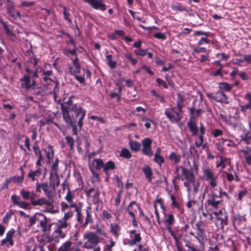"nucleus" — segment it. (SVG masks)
I'll list each match as a JSON object with an SVG mask.
<instances>
[{
  "mask_svg": "<svg viewBox=\"0 0 251 251\" xmlns=\"http://www.w3.org/2000/svg\"><path fill=\"white\" fill-rule=\"evenodd\" d=\"M55 228L52 233V241L58 242L59 239L64 238L70 227V224L65 221H59L55 223Z\"/></svg>",
  "mask_w": 251,
  "mask_h": 251,
  "instance_id": "1",
  "label": "nucleus"
},
{
  "mask_svg": "<svg viewBox=\"0 0 251 251\" xmlns=\"http://www.w3.org/2000/svg\"><path fill=\"white\" fill-rule=\"evenodd\" d=\"M165 115L171 123H177L180 121L183 117L182 108L177 106L168 108L165 111Z\"/></svg>",
  "mask_w": 251,
  "mask_h": 251,
  "instance_id": "2",
  "label": "nucleus"
},
{
  "mask_svg": "<svg viewBox=\"0 0 251 251\" xmlns=\"http://www.w3.org/2000/svg\"><path fill=\"white\" fill-rule=\"evenodd\" d=\"M83 239L87 240L83 248L91 249L95 247L99 242V238L97 234L93 232H87L83 234Z\"/></svg>",
  "mask_w": 251,
  "mask_h": 251,
  "instance_id": "3",
  "label": "nucleus"
},
{
  "mask_svg": "<svg viewBox=\"0 0 251 251\" xmlns=\"http://www.w3.org/2000/svg\"><path fill=\"white\" fill-rule=\"evenodd\" d=\"M41 189L43 190L45 195L49 199H51L53 197L55 192L54 188H52L47 182L39 183V181L37 180V182L36 183V192L40 193Z\"/></svg>",
  "mask_w": 251,
  "mask_h": 251,
  "instance_id": "4",
  "label": "nucleus"
},
{
  "mask_svg": "<svg viewBox=\"0 0 251 251\" xmlns=\"http://www.w3.org/2000/svg\"><path fill=\"white\" fill-rule=\"evenodd\" d=\"M21 87L25 91L34 90L36 87V82L28 75H25L20 79Z\"/></svg>",
  "mask_w": 251,
  "mask_h": 251,
  "instance_id": "5",
  "label": "nucleus"
},
{
  "mask_svg": "<svg viewBox=\"0 0 251 251\" xmlns=\"http://www.w3.org/2000/svg\"><path fill=\"white\" fill-rule=\"evenodd\" d=\"M71 110L76 113V118L79 117L78 125L79 130H81L83 125V121L85 116L86 111L82 107L78 106L76 104L72 105Z\"/></svg>",
  "mask_w": 251,
  "mask_h": 251,
  "instance_id": "6",
  "label": "nucleus"
},
{
  "mask_svg": "<svg viewBox=\"0 0 251 251\" xmlns=\"http://www.w3.org/2000/svg\"><path fill=\"white\" fill-rule=\"evenodd\" d=\"M207 97L217 102L228 103V98L226 95L222 90H218L215 93H208L206 94Z\"/></svg>",
  "mask_w": 251,
  "mask_h": 251,
  "instance_id": "7",
  "label": "nucleus"
},
{
  "mask_svg": "<svg viewBox=\"0 0 251 251\" xmlns=\"http://www.w3.org/2000/svg\"><path fill=\"white\" fill-rule=\"evenodd\" d=\"M163 221L166 229L171 235H174L175 238H176L175 236L174 235L173 232L172 231V226L175 222V219L174 215L172 214L164 213Z\"/></svg>",
  "mask_w": 251,
  "mask_h": 251,
  "instance_id": "8",
  "label": "nucleus"
},
{
  "mask_svg": "<svg viewBox=\"0 0 251 251\" xmlns=\"http://www.w3.org/2000/svg\"><path fill=\"white\" fill-rule=\"evenodd\" d=\"M179 169L181 170V174H178L175 177V179H178L183 180L185 179H187V181L192 180V179L194 176L192 174L190 173L187 169L182 166L177 167L176 168V171H177Z\"/></svg>",
  "mask_w": 251,
  "mask_h": 251,
  "instance_id": "9",
  "label": "nucleus"
},
{
  "mask_svg": "<svg viewBox=\"0 0 251 251\" xmlns=\"http://www.w3.org/2000/svg\"><path fill=\"white\" fill-rule=\"evenodd\" d=\"M11 200L14 205L21 208L27 209L30 206L29 203L21 200V197L16 194H13L11 196Z\"/></svg>",
  "mask_w": 251,
  "mask_h": 251,
  "instance_id": "10",
  "label": "nucleus"
},
{
  "mask_svg": "<svg viewBox=\"0 0 251 251\" xmlns=\"http://www.w3.org/2000/svg\"><path fill=\"white\" fill-rule=\"evenodd\" d=\"M152 143V140L150 138H146L143 140L142 145L143 153L148 156H151L153 155V152L151 151V145Z\"/></svg>",
  "mask_w": 251,
  "mask_h": 251,
  "instance_id": "11",
  "label": "nucleus"
},
{
  "mask_svg": "<svg viewBox=\"0 0 251 251\" xmlns=\"http://www.w3.org/2000/svg\"><path fill=\"white\" fill-rule=\"evenodd\" d=\"M129 234L130 239L128 240V243L130 246H133L141 241L142 238L139 231L132 230L129 231Z\"/></svg>",
  "mask_w": 251,
  "mask_h": 251,
  "instance_id": "12",
  "label": "nucleus"
},
{
  "mask_svg": "<svg viewBox=\"0 0 251 251\" xmlns=\"http://www.w3.org/2000/svg\"><path fill=\"white\" fill-rule=\"evenodd\" d=\"M85 2L88 3L93 8L97 10H100L104 11L106 10L105 4L101 0H83Z\"/></svg>",
  "mask_w": 251,
  "mask_h": 251,
  "instance_id": "13",
  "label": "nucleus"
},
{
  "mask_svg": "<svg viewBox=\"0 0 251 251\" xmlns=\"http://www.w3.org/2000/svg\"><path fill=\"white\" fill-rule=\"evenodd\" d=\"M74 194L70 189H69L65 197V200L67 201L66 203H68V205H69L70 208H75V209L76 207H78L82 204L80 202L76 203V202H74Z\"/></svg>",
  "mask_w": 251,
  "mask_h": 251,
  "instance_id": "14",
  "label": "nucleus"
},
{
  "mask_svg": "<svg viewBox=\"0 0 251 251\" xmlns=\"http://www.w3.org/2000/svg\"><path fill=\"white\" fill-rule=\"evenodd\" d=\"M184 185L187 187L188 192H190L191 190V185L192 186L195 193H198L200 190V183L198 180L195 179L194 177L192 179V180L185 182Z\"/></svg>",
  "mask_w": 251,
  "mask_h": 251,
  "instance_id": "15",
  "label": "nucleus"
},
{
  "mask_svg": "<svg viewBox=\"0 0 251 251\" xmlns=\"http://www.w3.org/2000/svg\"><path fill=\"white\" fill-rule=\"evenodd\" d=\"M203 174L205 177V180L208 182V183L213 182H217L218 175L214 174L210 169H204L203 170Z\"/></svg>",
  "mask_w": 251,
  "mask_h": 251,
  "instance_id": "16",
  "label": "nucleus"
},
{
  "mask_svg": "<svg viewBox=\"0 0 251 251\" xmlns=\"http://www.w3.org/2000/svg\"><path fill=\"white\" fill-rule=\"evenodd\" d=\"M42 150L44 151L46 155V161L48 164L50 163L54 156V151L53 147L50 145L48 144L46 148H43Z\"/></svg>",
  "mask_w": 251,
  "mask_h": 251,
  "instance_id": "17",
  "label": "nucleus"
},
{
  "mask_svg": "<svg viewBox=\"0 0 251 251\" xmlns=\"http://www.w3.org/2000/svg\"><path fill=\"white\" fill-rule=\"evenodd\" d=\"M15 234V230L13 228L10 229L6 233V237L5 239H2L1 241L0 245L4 246L7 243H8L10 246H14V241L13 240V237Z\"/></svg>",
  "mask_w": 251,
  "mask_h": 251,
  "instance_id": "18",
  "label": "nucleus"
},
{
  "mask_svg": "<svg viewBox=\"0 0 251 251\" xmlns=\"http://www.w3.org/2000/svg\"><path fill=\"white\" fill-rule=\"evenodd\" d=\"M63 120L68 124H72V121L69 114V107L65 103L61 105Z\"/></svg>",
  "mask_w": 251,
  "mask_h": 251,
  "instance_id": "19",
  "label": "nucleus"
},
{
  "mask_svg": "<svg viewBox=\"0 0 251 251\" xmlns=\"http://www.w3.org/2000/svg\"><path fill=\"white\" fill-rule=\"evenodd\" d=\"M33 206H40L46 205L50 206L52 205V202L48 200L45 198H40L37 200H35L34 198L31 199V203Z\"/></svg>",
  "mask_w": 251,
  "mask_h": 251,
  "instance_id": "20",
  "label": "nucleus"
},
{
  "mask_svg": "<svg viewBox=\"0 0 251 251\" xmlns=\"http://www.w3.org/2000/svg\"><path fill=\"white\" fill-rule=\"evenodd\" d=\"M25 71L29 74L31 75L32 74L33 76L34 77H38V73H41V75H44L47 76H50L52 72L51 71H46L42 72V69L41 68H37L35 71H34L33 73L32 72V71L29 68L26 67L25 69Z\"/></svg>",
  "mask_w": 251,
  "mask_h": 251,
  "instance_id": "21",
  "label": "nucleus"
},
{
  "mask_svg": "<svg viewBox=\"0 0 251 251\" xmlns=\"http://www.w3.org/2000/svg\"><path fill=\"white\" fill-rule=\"evenodd\" d=\"M52 188H54L55 191V188L60 184V179L58 175L50 174L49 176V184Z\"/></svg>",
  "mask_w": 251,
  "mask_h": 251,
  "instance_id": "22",
  "label": "nucleus"
},
{
  "mask_svg": "<svg viewBox=\"0 0 251 251\" xmlns=\"http://www.w3.org/2000/svg\"><path fill=\"white\" fill-rule=\"evenodd\" d=\"M20 194L23 199L26 201L30 200L31 202V199H34L35 193L34 191L30 192L25 189H22L20 192Z\"/></svg>",
  "mask_w": 251,
  "mask_h": 251,
  "instance_id": "23",
  "label": "nucleus"
},
{
  "mask_svg": "<svg viewBox=\"0 0 251 251\" xmlns=\"http://www.w3.org/2000/svg\"><path fill=\"white\" fill-rule=\"evenodd\" d=\"M103 166V162L101 159H94L92 161L91 163L89 165L90 169L100 170Z\"/></svg>",
  "mask_w": 251,
  "mask_h": 251,
  "instance_id": "24",
  "label": "nucleus"
},
{
  "mask_svg": "<svg viewBox=\"0 0 251 251\" xmlns=\"http://www.w3.org/2000/svg\"><path fill=\"white\" fill-rule=\"evenodd\" d=\"M42 174V170L40 167H38L36 170H30L28 173L27 176L32 181L36 180L37 181V179L36 178V177H39Z\"/></svg>",
  "mask_w": 251,
  "mask_h": 251,
  "instance_id": "25",
  "label": "nucleus"
},
{
  "mask_svg": "<svg viewBox=\"0 0 251 251\" xmlns=\"http://www.w3.org/2000/svg\"><path fill=\"white\" fill-rule=\"evenodd\" d=\"M138 208H139L138 204L135 201H132L130 202L127 207V210L130 216H135V213L137 212Z\"/></svg>",
  "mask_w": 251,
  "mask_h": 251,
  "instance_id": "26",
  "label": "nucleus"
},
{
  "mask_svg": "<svg viewBox=\"0 0 251 251\" xmlns=\"http://www.w3.org/2000/svg\"><path fill=\"white\" fill-rule=\"evenodd\" d=\"M103 171L108 175L109 171L113 170L115 169V164L114 162L109 161L106 163H103V166L102 167Z\"/></svg>",
  "mask_w": 251,
  "mask_h": 251,
  "instance_id": "27",
  "label": "nucleus"
},
{
  "mask_svg": "<svg viewBox=\"0 0 251 251\" xmlns=\"http://www.w3.org/2000/svg\"><path fill=\"white\" fill-rule=\"evenodd\" d=\"M92 208L91 206L87 207L86 209V217L83 226H85L88 224H91L93 222V220L91 215Z\"/></svg>",
  "mask_w": 251,
  "mask_h": 251,
  "instance_id": "28",
  "label": "nucleus"
},
{
  "mask_svg": "<svg viewBox=\"0 0 251 251\" xmlns=\"http://www.w3.org/2000/svg\"><path fill=\"white\" fill-rule=\"evenodd\" d=\"M39 222L41 230L43 232L47 231V218L44 214H42V216L40 217Z\"/></svg>",
  "mask_w": 251,
  "mask_h": 251,
  "instance_id": "29",
  "label": "nucleus"
},
{
  "mask_svg": "<svg viewBox=\"0 0 251 251\" xmlns=\"http://www.w3.org/2000/svg\"><path fill=\"white\" fill-rule=\"evenodd\" d=\"M112 55L111 54H109L107 53L105 55L106 61L107 62V64L109 67V68L111 69H113L116 68L117 67V62L116 61L113 60L112 59Z\"/></svg>",
  "mask_w": 251,
  "mask_h": 251,
  "instance_id": "30",
  "label": "nucleus"
},
{
  "mask_svg": "<svg viewBox=\"0 0 251 251\" xmlns=\"http://www.w3.org/2000/svg\"><path fill=\"white\" fill-rule=\"evenodd\" d=\"M177 98L176 100L177 106L182 108L183 107V101L185 100L184 93L182 92H179L177 94Z\"/></svg>",
  "mask_w": 251,
  "mask_h": 251,
  "instance_id": "31",
  "label": "nucleus"
},
{
  "mask_svg": "<svg viewBox=\"0 0 251 251\" xmlns=\"http://www.w3.org/2000/svg\"><path fill=\"white\" fill-rule=\"evenodd\" d=\"M73 65L75 69L73 71L72 69H71L70 71L71 73L73 75L79 74L80 73V65L79 64L78 62V59L77 57H75L73 60Z\"/></svg>",
  "mask_w": 251,
  "mask_h": 251,
  "instance_id": "32",
  "label": "nucleus"
},
{
  "mask_svg": "<svg viewBox=\"0 0 251 251\" xmlns=\"http://www.w3.org/2000/svg\"><path fill=\"white\" fill-rule=\"evenodd\" d=\"M58 164L59 159L58 158H56L55 161L52 163L51 165L50 174L58 175V172L59 170Z\"/></svg>",
  "mask_w": 251,
  "mask_h": 251,
  "instance_id": "33",
  "label": "nucleus"
},
{
  "mask_svg": "<svg viewBox=\"0 0 251 251\" xmlns=\"http://www.w3.org/2000/svg\"><path fill=\"white\" fill-rule=\"evenodd\" d=\"M143 172L145 175L148 181L151 182L152 176V172L151 168L148 166H145L143 168Z\"/></svg>",
  "mask_w": 251,
  "mask_h": 251,
  "instance_id": "34",
  "label": "nucleus"
},
{
  "mask_svg": "<svg viewBox=\"0 0 251 251\" xmlns=\"http://www.w3.org/2000/svg\"><path fill=\"white\" fill-rule=\"evenodd\" d=\"M156 203H158L160 204L161 208H162L163 210H165V207H164V206L163 205V203L162 202V200L161 199L157 200L154 203V208H155V217H156V220H157L158 224H160L159 214V213H158V212L157 211V210L156 209V204H155Z\"/></svg>",
  "mask_w": 251,
  "mask_h": 251,
  "instance_id": "35",
  "label": "nucleus"
},
{
  "mask_svg": "<svg viewBox=\"0 0 251 251\" xmlns=\"http://www.w3.org/2000/svg\"><path fill=\"white\" fill-rule=\"evenodd\" d=\"M82 204L80 205L78 207H76V209H75V211L76 213V218L77 222L80 223L82 224L83 223V218H82Z\"/></svg>",
  "mask_w": 251,
  "mask_h": 251,
  "instance_id": "36",
  "label": "nucleus"
},
{
  "mask_svg": "<svg viewBox=\"0 0 251 251\" xmlns=\"http://www.w3.org/2000/svg\"><path fill=\"white\" fill-rule=\"evenodd\" d=\"M187 126L192 134L196 135L198 133V129L196 123L194 122L190 121L188 123Z\"/></svg>",
  "mask_w": 251,
  "mask_h": 251,
  "instance_id": "37",
  "label": "nucleus"
},
{
  "mask_svg": "<svg viewBox=\"0 0 251 251\" xmlns=\"http://www.w3.org/2000/svg\"><path fill=\"white\" fill-rule=\"evenodd\" d=\"M233 87V85L227 82H220L219 84L220 90H224L226 92L230 91Z\"/></svg>",
  "mask_w": 251,
  "mask_h": 251,
  "instance_id": "38",
  "label": "nucleus"
},
{
  "mask_svg": "<svg viewBox=\"0 0 251 251\" xmlns=\"http://www.w3.org/2000/svg\"><path fill=\"white\" fill-rule=\"evenodd\" d=\"M245 99L248 101V103L244 105L241 106L242 110H245L246 109H251V94L250 93H247L245 96Z\"/></svg>",
  "mask_w": 251,
  "mask_h": 251,
  "instance_id": "39",
  "label": "nucleus"
},
{
  "mask_svg": "<svg viewBox=\"0 0 251 251\" xmlns=\"http://www.w3.org/2000/svg\"><path fill=\"white\" fill-rule=\"evenodd\" d=\"M110 232L117 238L119 236L118 232L120 230V227L118 224H111Z\"/></svg>",
  "mask_w": 251,
  "mask_h": 251,
  "instance_id": "40",
  "label": "nucleus"
},
{
  "mask_svg": "<svg viewBox=\"0 0 251 251\" xmlns=\"http://www.w3.org/2000/svg\"><path fill=\"white\" fill-rule=\"evenodd\" d=\"M169 159L173 161L174 164L178 163L181 159V156L175 152H172L169 155Z\"/></svg>",
  "mask_w": 251,
  "mask_h": 251,
  "instance_id": "41",
  "label": "nucleus"
},
{
  "mask_svg": "<svg viewBox=\"0 0 251 251\" xmlns=\"http://www.w3.org/2000/svg\"><path fill=\"white\" fill-rule=\"evenodd\" d=\"M221 201L222 200H218L217 199L209 197L207 202L209 205H210L214 208H216L218 207Z\"/></svg>",
  "mask_w": 251,
  "mask_h": 251,
  "instance_id": "42",
  "label": "nucleus"
},
{
  "mask_svg": "<svg viewBox=\"0 0 251 251\" xmlns=\"http://www.w3.org/2000/svg\"><path fill=\"white\" fill-rule=\"evenodd\" d=\"M219 157V162L217 164L216 167L223 169L226 167V163H228V160L226 158H224L221 156H220Z\"/></svg>",
  "mask_w": 251,
  "mask_h": 251,
  "instance_id": "43",
  "label": "nucleus"
},
{
  "mask_svg": "<svg viewBox=\"0 0 251 251\" xmlns=\"http://www.w3.org/2000/svg\"><path fill=\"white\" fill-rule=\"evenodd\" d=\"M210 193H216V192H221L222 189L221 187L219 188L217 187V182H213L209 184Z\"/></svg>",
  "mask_w": 251,
  "mask_h": 251,
  "instance_id": "44",
  "label": "nucleus"
},
{
  "mask_svg": "<svg viewBox=\"0 0 251 251\" xmlns=\"http://www.w3.org/2000/svg\"><path fill=\"white\" fill-rule=\"evenodd\" d=\"M42 216V213H36L35 215L29 218V223L30 226H32L34 225L36 221L40 220V217Z\"/></svg>",
  "mask_w": 251,
  "mask_h": 251,
  "instance_id": "45",
  "label": "nucleus"
},
{
  "mask_svg": "<svg viewBox=\"0 0 251 251\" xmlns=\"http://www.w3.org/2000/svg\"><path fill=\"white\" fill-rule=\"evenodd\" d=\"M72 245L71 241L65 242L58 250V251H69Z\"/></svg>",
  "mask_w": 251,
  "mask_h": 251,
  "instance_id": "46",
  "label": "nucleus"
},
{
  "mask_svg": "<svg viewBox=\"0 0 251 251\" xmlns=\"http://www.w3.org/2000/svg\"><path fill=\"white\" fill-rule=\"evenodd\" d=\"M130 149L134 151L139 150L140 148V144L136 141H130L129 142Z\"/></svg>",
  "mask_w": 251,
  "mask_h": 251,
  "instance_id": "47",
  "label": "nucleus"
},
{
  "mask_svg": "<svg viewBox=\"0 0 251 251\" xmlns=\"http://www.w3.org/2000/svg\"><path fill=\"white\" fill-rule=\"evenodd\" d=\"M120 156L126 158H130L131 155L128 149H123L120 152Z\"/></svg>",
  "mask_w": 251,
  "mask_h": 251,
  "instance_id": "48",
  "label": "nucleus"
},
{
  "mask_svg": "<svg viewBox=\"0 0 251 251\" xmlns=\"http://www.w3.org/2000/svg\"><path fill=\"white\" fill-rule=\"evenodd\" d=\"M67 144L70 146L71 150H73L74 148L75 141L73 137L70 136H67L65 137Z\"/></svg>",
  "mask_w": 251,
  "mask_h": 251,
  "instance_id": "49",
  "label": "nucleus"
},
{
  "mask_svg": "<svg viewBox=\"0 0 251 251\" xmlns=\"http://www.w3.org/2000/svg\"><path fill=\"white\" fill-rule=\"evenodd\" d=\"M74 214V212L71 210H69L67 212H65L64 217L63 219L60 220L61 222L65 221L67 222V220H69L70 218H71Z\"/></svg>",
  "mask_w": 251,
  "mask_h": 251,
  "instance_id": "50",
  "label": "nucleus"
},
{
  "mask_svg": "<svg viewBox=\"0 0 251 251\" xmlns=\"http://www.w3.org/2000/svg\"><path fill=\"white\" fill-rule=\"evenodd\" d=\"M33 150L35 153V155L38 157V159L43 158L41 151L37 146H33Z\"/></svg>",
  "mask_w": 251,
  "mask_h": 251,
  "instance_id": "51",
  "label": "nucleus"
},
{
  "mask_svg": "<svg viewBox=\"0 0 251 251\" xmlns=\"http://www.w3.org/2000/svg\"><path fill=\"white\" fill-rule=\"evenodd\" d=\"M176 197L172 195H171V200L172 201V205L173 206V207L176 208L178 209L179 211L181 210L180 205L178 203V202L176 201Z\"/></svg>",
  "mask_w": 251,
  "mask_h": 251,
  "instance_id": "52",
  "label": "nucleus"
},
{
  "mask_svg": "<svg viewBox=\"0 0 251 251\" xmlns=\"http://www.w3.org/2000/svg\"><path fill=\"white\" fill-rule=\"evenodd\" d=\"M154 161L160 166L164 162V159L161 155H154Z\"/></svg>",
  "mask_w": 251,
  "mask_h": 251,
  "instance_id": "53",
  "label": "nucleus"
},
{
  "mask_svg": "<svg viewBox=\"0 0 251 251\" xmlns=\"http://www.w3.org/2000/svg\"><path fill=\"white\" fill-rule=\"evenodd\" d=\"M125 56L129 61L133 65H135L137 63V60L132 57L130 53H126L124 54Z\"/></svg>",
  "mask_w": 251,
  "mask_h": 251,
  "instance_id": "54",
  "label": "nucleus"
},
{
  "mask_svg": "<svg viewBox=\"0 0 251 251\" xmlns=\"http://www.w3.org/2000/svg\"><path fill=\"white\" fill-rule=\"evenodd\" d=\"M92 174L93 181L95 182L99 181L100 177L98 173L93 169H90Z\"/></svg>",
  "mask_w": 251,
  "mask_h": 251,
  "instance_id": "55",
  "label": "nucleus"
},
{
  "mask_svg": "<svg viewBox=\"0 0 251 251\" xmlns=\"http://www.w3.org/2000/svg\"><path fill=\"white\" fill-rule=\"evenodd\" d=\"M24 180V176H15L10 179V181H13L15 183H22Z\"/></svg>",
  "mask_w": 251,
  "mask_h": 251,
  "instance_id": "56",
  "label": "nucleus"
},
{
  "mask_svg": "<svg viewBox=\"0 0 251 251\" xmlns=\"http://www.w3.org/2000/svg\"><path fill=\"white\" fill-rule=\"evenodd\" d=\"M209 197L215 198L218 199V200H221L222 192H216V193H210L208 195Z\"/></svg>",
  "mask_w": 251,
  "mask_h": 251,
  "instance_id": "57",
  "label": "nucleus"
},
{
  "mask_svg": "<svg viewBox=\"0 0 251 251\" xmlns=\"http://www.w3.org/2000/svg\"><path fill=\"white\" fill-rule=\"evenodd\" d=\"M63 14L64 16V19L65 20L67 21L68 22L71 23V21L70 19L69 18V10L65 6L63 7Z\"/></svg>",
  "mask_w": 251,
  "mask_h": 251,
  "instance_id": "58",
  "label": "nucleus"
},
{
  "mask_svg": "<svg viewBox=\"0 0 251 251\" xmlns=\"http://www.w3.org/2000/svg\"><path fill=\"white\" fill-rule=\"evenodd\" d=\"M99 191L96 190L95 191V193H94V195H93V202L94 204H97L99 202Z\"/></svg>",
  "mask_w": 251,
  "mask_h": 251,
  "instance_id": "59",
  "label": "nucleus"
},
{
  "mask_svg": "<svg viewBox=\"0 0 251 251\" xmlns=\"http://www.w3.org/2000/svg\"><path fill=\"white\" fill-rule=\"evenodd\" d=\"M154 37L155 38L158 39L165 40L167 38V36L165 33H162L161 32H158L154 34Z\"/></svg>",
  "mask_w": 251,
  "mask_h": 251,
  "instance_id": "60",
  "label": "nucleus"
},
{
  "mask_svg": "<svg viewBox=\"0 0 251 251\" xmlns=\"http://www.w3.org/2000/svg\"><path fill=\"white\" fill-rule=\"evenodd\" d=\"M212 134L215 137H217L222 135L223 134V131L220 129H213L212 130Z\"/></svg>",
  "mask_w": 251,
  "mask_h": 251,
  "instance_id": "61",
  "label": "nucleus"
},
{
  "mask_svg": "<svg viewBox=\"0 0 251 251\" xmlns=\"http://www.w3.org/2000/svg\"><path fill=\"white\" fill-rule=\"evenodd\" d=\"M49 207H49V208H46L44 210V212L49 213L50 214H55L58 212V210L55 209L52 205Z\"/></svg>",
  "mask_w": 251,
  "mask_h": 251,
  "instance_id": "62",
  "label": "nucleus"
},
{
  "mask_svg": "<svg viewBox=\"0 0 251 251\" xmlns=\"http://www.w3.org/2000/svg\"><path fill=\"white\" fill-rule=\"evenodd\" d=\"M12 212L10 211L5 214L3 218H2V222L4 224H6L9 220L11 218Z\"/></svg>",
  "mask_w": 251,
  "mask_h": 251,
  "instance_id": "63",
  "label": "nucleus"
},
{
  "mask_svg": "<svg viewBox=\"0 0 251 251\" xmlns=\"http://www.w3.org/2000/svg\"><path fill=\"white\" fill-rule=\"evenodd\" d=\"M248 191L247 190L244 189L239 191L238 194V199L241 201L242 199L247 195Z\"/></svg>",
  "mask_w": 251,
  "mask_h": 251,
  "instance_id": "64",
  "label": "nucleus"
}]
</instances>
